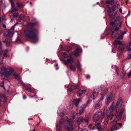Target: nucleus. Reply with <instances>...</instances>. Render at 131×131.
<instances>
[{
	"label": "nucleus",
	"instance_id": "nucleus-1",
	"mask_svg": "<svg viewBox=\"0 0 131 131\" xmlns=\"http://www.w3.org/2000/svg\"><path fill=\"white\" fill-rule=\"evenodd\" d=\"M122 104V101L121 98L118 100L116 105L115 102H113L111 105L110 107L108 108L106 113V116L108 119L111 120L114 118V115L112 113L114 109L115 110V114L116 118L117 117L118 119L120 120L121 118L122 113L124 110V109H122L119 110Z\"/></svg>",
	"mask_w": 131,
	"mask_h": 131
},
{
	"label": "nucleus",
	"instance_id": "nucleus-2",
	"mask_svg": "<svg viewBox=\"0 0 131 131\" xmlns=\"http://www.w3.org/2000/svg\"><path fill=\"white\" fill-rule=\"evenodd\" d=\"M76 114L75 112L72 111L70 115V117L69 119L68 118L65 124V128L69 131H72L73 129L72 126V123L75 122V121L72 119H74L76 116Z\"/></svg>",
	"mask_w": 131,
	"mask_h": 131
},
{
	"label": "nucleus",
	"instance_id": "nucleus-3",
	"mask_svg": "<svg viewBox=\"0 0 131 131\" xmlns=\"http://www.w3.org/2000/svg\"><path fill=\"white\" fill-rule=\"evenodd\" d=\"M25 34L26 36L31 39L33 42H36L38 40V37L35 32L34 30L30 31L25 30Z\"/></svg>",
	"mask_w": 131,
	"mask_h": 131
},
{
	"label": "nucleus",
	"instance_id": "nucleus-4",
	"mask_svg": "<svg viewBox=\"0 0 131 131\" xmlns=\"http://www.w3.org/2000/svg\"><path fill=\"white\" fill-rule=\"evenodd\" d=\"M104 116V114L102 112H97L93 116V119L94 121L96 122L98 121L101 118H103Z\"/></svg>",
	"mask_w": 131,
	"mask_h": 131
},
{
	"label": "nucleus",
	"instance_id": "nucleus-5",
	"mask_svg": "<svg viewBox=\"0 0 131 131\" xmlns=\"http://www.w3.org/2000/svg\"><path fill=\"white\" fill-rule=\"evenodd\" d=\"M10 74L14 76L15 78L18 80H20V77L17 74H15L14 71L11 67H9V75Z\"/></svg>",
	"mask_w": 131,
	"mask_h": 131
},
{
	"label": "nucleus",
	"instance_id": "nucleus-6",
	"mask_svg": "<svg viewBox=\"0 0 131 131\" xmlns=\"http://www.w3.org/2000/svg\"><path fill=\"white\" fill-rule=\"evenodd\" d=\"M114 44V45L116 46L117 44H119V49L121 50H122L124 49V46L125 44L124 43L121 42L119 40H115Z\"/></svg>",
	"mask_w": 131,
	"mask_h": 131
},
{
	"label": "nucleus",
	"instance_id": "nucleus-7",
	"mask_svg": "<svg viewBox=\"0 0 131 131\" xmlns=\"http://www.w3.org/2000/svg\"><path fill=\"white\" fill-rule=\"evenodd\" d=\"M8 30L7 29L5 30L4 31L3 42L6 43V45H7L8 39Z\"/></svg>",
	"mask_w": 131,
	"mask_h": 131
},
{
	"label": "nucleus",
	"instance_id": "nucleus-8",
	"mask_svg": "<svg viewBox=\"0 0 131 131\" xmlns=\"http://www.w3.org/2000/svg\"><path fill=\"white\" fill-rule=\"evenodd\" d=\"M86 107L84 105H82L77 110V114L81 115L84 112V110Z\"/></svg>",
	"mask_w": 131,
	"mask_h": 131
},
{
	"label": "nucleus",
	"instance_id": "nucleus-9",
	"mask_svg": "<svg viewBox=\"0 0 131 131\" xmlns=\"http://www.w3.org/2000/svg\"><path fill=\"white\" fill-rule=\"evenodd\" d=\"M112 94L111 93L108 95L105 99V104L106 105H108L111 102V99L112 98Z\"/></svg>",
	"mask_w": 131,
	"mask_h": 131
},
{
	"label": "nucleus",
	"instance_id": "nucleus-10",
	"mask_svg": "<svg viewBox=\"0 0 131 131\" xmlns=\"http://www.w3.org/2000/svg\"><path fill=\"white\" fill-rule=\"evenodd\" d=\"M82 52V50L81 48H77L74 51V55L76 57L79 56L81 54Z\"/></svg>",
	"mask_w": 131,
	"mask_h": 131
},
{
	"label": "nucleus",
	"instance_id": "nucleus-11",
	"mask_svg": "<svg viewBox=\"0 0 131 131\" xmlns=\"http://www.w3.org/2000/svg\"><path fill=\"white\" fill-rule=\"evenodd\" d=\"M102 102L100 100H99L94 105V107L95 109L100 108L102 106Z\"/></svg>",
	"mask_w": 131,
	"mask_h": 131
},
{
	"label": "nucleus",
	"instance_id": "nucleus-12",
	"mask_svg": "<svg viewBox=\"0 0 131 131\" xmlns=\"http://www.w3.org/2000/svg\"><path fill=\"white\" fill-rule=\"evenodd\" d=\"M107 92V89H105L103 91L101 94V97L100 100L102 101L104 99V97L105 94H106Z\"/></svg>",
	"mask_w": 131,
	"mask_h": 131
},
{
	"label": "nucleus",
	"instance_id": "nucleus-13",
	"mask_svg": "<svg viewBox=\"0 0 131 131\" xmlns=\"http://www.w3.org/2000/svg\"><path fill=\"white\" fill-rule=\"evenodd\" d=\"M99 91V89L97 88L96 90H94L93 91V98L94 99H95L99 93L98 91Z\"/></svg>",
	"mask_w": 131,
	"mask_h": 131
},
{
	"label": "nucleus",
	"instance_id": "nucleus-14",
	"mask_svg": "<svg viewBox=\"0 0 131 131\" xmlns=\"http://www.w3.org/2000/svg\"><path fill=\"white\" fill-rule=\"evenodd\" d=\"M84 119L82 116H80L76 118V121L77 124L79 125L82 123L84 121Z\"/></svg>",
	"mask_w": 131,
	"mask_h": 131
},
{
	"label": "nucleus",
	"instance_id": "nucleus-15",
	"mask_svg": "<svg viewBox=\"0 0 131 131\" xmlns=\"http://www.w3.org/2000/svg\"><path fill=\"white\" fill-rule=\"evenodd\" d=\"M82 101L81 99L79 98L77 100H74L73 101H72V104L74 105H75V106L77 107L78 104Z\"/></svg>",
	"mask_w": 131,
	"mask_h": 131
},
{
	"label": "nucleus",
	"instance_id": "nucleus-16",
	"mask_svg": "<svg viewBox=\"0 0 131 131\" xmlns=\"http://www.w3.org/2000/svg\"><path fill=\"white\" fill-rule=\"evenodd\" d=\"M62 61L65 64H67L68 63H71V62H73V59L71 58L68 59L67 61L64 60H63Z\"/></svg>",
	"mask_w": 131,
	"mask_h": 131
},
{
	"label": "nucleus",
	"instance_id": "nucleus-17",
	"mask_svg": "<svg viewBox=\"0 0 131 131\" xmlns=\"http://www.w3.org/2000/svg\"><path fill=\"white\" fill-rule=\"evenodd\" d=\"M116 7H113L111 8L107 7V11L108 13H111L112 12H114L115 11V10L116 9Z\"/></svg>",
	"mask_w": 131,
	"mask_h": 131
},
{
	"label": "nucleus",
	"instance_id": "nucleus-18",
	"mask_svg": "<svg viewBox=\"0 0 131 131\" xmlns=\"http://www.w3.org/2000/svg\"><path fill=\"white\" fill-rule=\"evenodd\" d=\"M126 33V32L125 31L122 32V31H121L119 34L118 35L119 36L117 38V39L116 40H119V39H122L123 38V35Z\"/></svg>",
	"mask_w": 131,
	"mask_h": 131
},
{
	"label": "nucleus",
	"instance_id": "nucleus-19",
	"mask_svg": "<svg viewBox=\"0 0 131 131\" xmlns=\"http://www.w3.org/2000/svg\"><path fill=\"white\" fill-rule=\"evenodd\" d=\"M85 91L79 90L77 91V93L79 96H80L85 93Z\"/></svg>",
	"mask_w": 131,
	"mask_h": 131
},
{
	"label": "nucleus",
	"instance_id": "nucleus-20",
	"mask_svg": "<svg viewBox=\"0 0 131 131\" xmlns=\"http://www.w3.org/2000/svg\"><path fill=\"white\" fill-rule=\"evenodd\" d=\"M120 16V14L118 12H116L115 14L114 18L115 20H116V19L119 18Z\"/></svg>",
	"mask_w": 131,
	"mask_h": 131
},
{
	"label": "nucleus",
	"instance_id": "nucleus-21",
	"mask_svg": "<svg viewBox=\"0 0 131 131\" xmlns=\"http://www.w3.org/2000/svg\"><path fill=\"white\" fill-rule=\"evenodd\" d=\"M101 128V127L100 124L99 123H97L93 128L92 129L93 130L95 128H96L99 130Z\"/></svg>",
	"mask_w": 131,
	"mask_h": 131
},
{
	"label": "nucleus",
	"instance_id": "nucleus-22",
	"mask_svg": "<svg viewBox=\"0 0 131 131\" xmlns=\"http://www.w3.org/2000/svg\"><path fill=\"white\" fill-rule=\"evenodd\" d=\"M3 76L7 77L8 76V72L7 71L2 72V73Z\"/></svg>",
	"mask_w": 131,
	"mask_h": 131
},
{
	"label": "nucleus",
	"instance_id": "nucleus-23",
	"mask_svg": "<svg viewBox=\"0 0 131 131\" xmlns=\"http://www.w3.org/2000/svg\"><path fill=\"white\" fill-rule=\"evenodd\" d=\"M76 67L75 65L71 64L70 66V68L72 71H75V69Z\"/></svg>",
	"mask_w": 131,
	"mask_h": 131
},
{
	"label": "nucleus",
	"instance_id": "nucleus-24",
	"mask_svg": "<svg viewBox=\"0 0 131 131\" xmlns=\"http://www.w3.org/2000/svg\"><path fill=\"white\" fill-rule=\"evenodd\" d=\"M77 88V87L74 85H72L68 90V91H71L74 89H75Z\"/></svg>",
	"mask_w": 131,
	"mask_h": 131
},
{
	"label": "nucleus",
	"instance_id": "nucleus-25",
	"mask_svg": "<svg viewBox=\"0 0 131 131\" xmlns=\"http://www.w3.org/2000/svg\"><path fill=\"white\" fill-rule=\"evenodd\" d=\"M56 131H62L61 129V126L60 125L56 126Z\"/></svg>",
	"mask_w": 131,
	"mask_h": 131
},
{
	"label": "nucleus",
	"instance_id": "nucleus-26",
	"mask_svg": "<svg viewBox=\"0 0 131 131\" xmlns=\"http://www.w3.org/2000/svg\"><path fill=\"white\" fill-rule=\"evenodd\" d=\"M71 49V47L69 46H66L65 47L64 50L66 51H68Z\"/></svg>",
	"mask_w": 131,
	"mask_h": 131
},
{
	"label": "nucleus",
	"instance_id": "nucleus-27",
	"mask_svg": "<svg viewBox=\"0 0 131 131\" xmlns=\"http://www.w3.org/2000/svg\"><path fill=\"white\" fill-rule=\"evenodd\" d=\"M118 128L115 126H113L111 129V131H113L114 130H118Z\"/></svg>",
	"mask_w": 131,
	"mask_h": 131
},
{
	"label": "nucleus",
	"instance_id": "nucleus-28",
	"mask_svg": "<svg viewBox=\"0 0 131 131\" xmlns=\"http://www.w3.org/2000/svg\"><path fill=\"white\" fill-rule=\"evenodd\" d=\"M77 65L78 70L80 71H81V69L80 63L79 62H78L77 63Z\"/></svg>",
	"mask_w": 131,
	"mask_h": 131
},
{
	"label": "nucleus",
	"instance_id": "nucleus-29",
	"mask_svg": "<svg viewBox=\"0 0 131 131\" xmlns=\"http://www.w3.org/2000/svg\"><path fill=\"white\" fill-rule=\"evenodd\" d=\"M73 108V105L72 104H69L67 106V108L69 110Z\"/></svg>",
	"mask_w": 131,
	"mask_h": 131
},
{
	"label": "nucleus",
	"instance_id": "nucleus-30",
	"mask_svg": "<svg viewBox=\"0 0 131 131\" xmlns=\"http://www.w3.org/2000/svg\"><path fill=\"white\" fill-rule=\"evenodd\" d=\"M8 53V50H5L4 51V53H3L4 56L5 57H7V54Z\"/></svg>",
	"mask_w": 131,
	"mask_h": 131
},
{
	"label": "nucleus",
	"instance_id": "nucleus-31",
	"mask_svg": "<svg viewBox=\"0 0 131 131\" xmlns=\"http://www.w3.org/2000/svg\"><path fill=\"white\" fill-rule=\"evenodd\" d=\"M10 2L12 5V8H13L15 6V4L13 1L12 0H10Z\"/></svg>",
	"mask_w": 131,
	"mask_h": 131
},
{
	"label": "nucleus",
	"instance_id": "nucleus-32",
	"mask_svg": "<svg viewBox=\"0 0 131 131\" xmlns=\"http://www.w3.org/2000/svg\"><path fill=\"white\" fill-rule=\"evenodd\" d=\"M122 21H120L119 20V23L117 24V26H119L121 28L122 26Z\"/></svg>",
	"mask_w": 131,
	"mask_h": 131
},
{
	"label": "nucleus",
	"instance_id": "nucleus-33",
	"mask_svg": "<svg viewBox=\"0 0 131 131\" xmlns=\"http://www.w3.org/2000/svg\"><path fill=\"white\" fill-rule=\"evenodd\" d=\"M58 113L59 115L61 116H63L64 114V113L63 112H60L59 111H58Z\"/></svg>",
	"mask_w": 131,
	"mask_h": 131
},
{
	"label": "nucleus",
	"instance_id": "nucleus-34",
	"mask_svg": "<svg viewBox=\"0 0 131 131\" xmlns=\"http://www.w3.org/2000/svg\"><path fill=\"white\" fill-rule=\"evenodd\" d=\"M113 2L111 0H109L107 1H106V3L108 4H109L111 5H112Z\"/></svg>",
	"mask_w": 131,
	"mask_h": 131
},
{
	"label": "nucleus",
	"instance_id": "nucleus-35",
	"mask_svg": "<svg viewBox=\"0 0 131 131\" xmlns=\"http://www.w3.org/2000/svg\"><path fill=\"white\" fill-rule=\"evenodd\" d=\"M18 16V14L16 13H14L13 15V16L14 17H16Z\"/></svg>",
	"mask_w": 131,
	"mask_h": 131
},
{
	"label": "nucleus",
	"instance_id": "nucleus-36",
	"mask_svg": "<svg viewBox=\"0 0 131 131\" xmlns=\"http://www.w3.org/2000/svg\"><path fill=\"white\" fill-rule=\"evenodd\" d=\"M61 54L65 58H66L67 57V55L65 52H62L61 53Z\"/></svg>",
	"mask_w": 131,
	"mask_h": 131
},
{
	"label": "nucleus",
	"instance_id": "nucleus-37",
	"mask_svg": "<svg viewBox=\"0 0 131 131\" xmlns=\"http://www.w3.org/2000/svg\"><path fill=\"white\" fill-rule=\"evenodd\" d=\"M114 31H112V34H111V36H112V37L114 38H115V37H116V35H115L114 34Z\"/></svg>",
	"mask_w": 131,
	"mask_h": 131
},
{
	"label": "nucleus",
	"instance_id": "nucleus-38",
	"mask_svg": "<svg viewBox=\"0 0 131 131\" xmlns=\"http://www.w3.org/2000/svg\"><path fill=\"white\" fill-rule=\"evenodd\" d=\"M64 121V118H61L60 121V124H62L63 123Z\"/></svg>",
	"mask_w": 131,
	"mask_h": 131
},
{
	"label": "nucleus",
	"instance_id": "nucleus-39",
	"mask_svg": "<svg viewBox=\"0 0 131 131\" xmlns=\"http://www.w3.org/2000/svg\"><path fill=\"white\" fill-rule=\"evenodd\" d=\"M4 82L2 81L0 84V86L1 87H3V88L4 90H5V88L4 86Z\"/></svg>",
	"mask_w": 131,
	"mask_h": 131
},
{
	"label": "nucleus",
	"instance_id": "nucleus-40",
	"mask_svg": "<svg viewBox=\"0 0 131 131\" xmlns=\"http://www.w3.org/2000/svg\"><path fill=\"white\" fill-rule=\"evenodd\" d=\"M18 10L17 8H15L13 9L11 11H10V13H12L14 11L17 12Z\"/></svg>",
	"mask_w": 131,
	"mask_h": 131
},
{
	"label": "nucleus",
	"instance_id": "nucleus-41",
	"mask_svg": "<svg viewBox=\"0 0 131 131\" xmlns=\"http://www.w3.org/2000/svg\"><path fill=\"white\" fill-rule=\"evenodd\" d=\"M25 89L27 90V91L30 92H32V90L30 88H26Z\"/></svg>",
	"mask_w": 131,
	"mask_h": 131
},
{
	"label": "nucleus",
	"instance_id": "nucleus-42",
	"mask_svg": "<svg viewBox=\"0 0 131 131\" xmlns=\"http://www.w3.org/2000/svg\"><path fill=\"white\" fill-rule=\"evenodd\" d=\"M89 118H86L84 119V121L85 122H86L87 123H88L89 122Z\"/></svg>",
	"mask_w": 131,
	"mask_h": 131
},
{
	"label": "nucleus",
	"instance_id": "nucleus-43",
	"mask_svg": "<svg viewBox=\"0 0 131 131\" xmlns=\"http://www.w3.org/2000/svg\"><path fill=\"white\" fill-rule=\"evenodd\" d=\"M108 120L107 119H106L105 120L104 122V125H106L108 123Z\"/></svg>",
	"mask_w": 131,
	"mask_h": 131
},
{
	"label": "nucleus",
	"instance_id": "nucleus-44",
	"mask_svg": "<svg viewBox=\"0 0 131 131\" xmlns=\"http://www.w3.org/2000/svg\"><path fill=\"white\" fill-rule=\"evenodd\" d=\"M17 4V6L18 7H23L22 5L19 3H18Z\"/></svg>",
	"mask_w": 131,
	"mask_h": 131
},
{
	"label": "nucleus",
	"instance_id": "nucleus-45",
	"mask_svg": "<svg viewBox=\"0 0 131 131\" xmlns=\"http://www.w3.org/2000/svg\"><path fill=\"white\" fill-rule=\"evenodd\" d=\"M2 19L4 21L6 20V19L5 17V15H3L2 17Z\"/></svg>",
	"mask_w": 131,
	"mask_h": 131
},
{
	"label": "nucleus",
	"instance_id": "nucleus-46",
	"mask_svg": "<svg viewBox=\"0 0 131 131\" xmlns=\"http://www.w3.org/2000/svg\"><path fill=\"white\" fill-rule=\"evenodd\" d=\"M130 15V11H128V14L126 15V18H127L128 16H129Z\"/></svg>",
	"mask_w": 131,
	"mask_h": 131
},
{
	"label": "nucleus",
	"instance_id": "nucleus-47",
	"mask_svg": "<svg viewBox=\"0 0 131 131\" xmlns=\"http://www.w3.org/2000/svg\"><path fill=\"white\" fill-rule=\"evenodd\" d=\"M1 70H6V69L4 67H3L1 68Z\"/></svg>",
	"mask_w": 131,
	"mask_h": 131
},
{
	"label": "nucleus",
	"instance_id": "nucleus-48",
	"mask_svg": "<svg viewBox=\"0 0 131 131\" xmlns=\"http://www.w3.org/2000/svg\"><path fill=\"white\" fill-rule=\"evenodd\" d=\"M128 77H129L131 75V71H130L128 74Z\"/></svg>",
	"mask_w": 131,
	"mask_h": 131
},
{
	"label": "nucleus",
	"instance_id": "nucleus-49",
	"mask_svg": "<svg viewBox=\"0 0 131 131\" xmlns=\"http://www.w3.org/2000/svg\"><path fill=\"white\" fill-rule=\"evenodd\" d=\"M119 28L118 27H116L115 29V31H117L119 29Z\"/></svg>",
	"mask_w": 131,
	"mask_h": 131
},
{
	"label": "nucleus",
	"instance_id": "nucleus-50",
	"mask_svg": "<svg viewBox=\"0 0 131 131\" xmlns=\"http://www.w3.org/2000/svg\"><path fill=\"white\" fill-rule=\"evenodd\" d=\"M110 17H112V14H111V13H108Z\"/></svg>",
	"mask_w": 131,
	"mask_h": 131
},
{
	"label": "nucleus",
	"instance_id": "nucleus-51",
	"mask_svg": "<svg viewBox=\"0 0 131 131\" xmlns=\"http://www.w3.org/2000/svg\"><path fill=\"white\" fill-rule=\"evenodd\" d=\"M117 124L119 126H121L122 125V123H118Z\"/></svg>",
	"mask_w": 131,
	"mask_h": 131
},
{
	"label": "nucleus",
	"instance_id": "nucleus-52",
	"mask_svg": "<svg viewBox=\"0 0 131 131\" xmlns=\"http://www.w3.org/2000/svg\"><path fill=\"white\" fill-rule=\"evenodd\" d=\"M3 27L5 28H6V26L4 24H3Z\"/></svg>",
	"mask_w": 131,
	"mask_h": 131
},
{
	"label": "nucleus",
	"instance_id": "nucleus-53",
	"mask_svg": "<svg viewBox=\"0 0 131 131\" xmlns=\"http://www.w3.org/2000/svg\"><path fill=\"white\" fill-rule=\"evenodd\" d=\"M81 131H88V130L87 129H85L81 130Z\"/></svg>",
	"mask_w": 131,
	"mask_h": 131
},
{
	"label": "nucleus",
	"instance_id": "nucleus-54",
	"mask_svg": "<svg viewBox=\"0 0 131 131\" xmlns=\"http://www.w3.org/2000/svg\"><path fill=\"white\" fill-rule=\"evenodd\" d=\"M114 122H115V123H117V121H115V119H114L113 120V122H112V123H113Z\"/></svg>",
	"mask_w": 131,
	"mask_h": 131
},
{
	"label": "nucleus",
	"instance_id": "nucleus-55",
	"mask_svg": "<svg viewBox=\"0 0 131 131\" xmlns=\"http://www.w3.org/2000/svg\"><path fill=\"white\" fill-rule=\"evenodd\" d=\"M15 26L14 25L11 28V29L12 30H14V28Z\"/></svg>",
	"mask_w": 131,
	"mask_h": 131
},
{
	"label": "nucleus",
	"instance_id": "nucleus-56",
	"mask_svg": "<svg viewBox=\"0 0 131 131\" xmlns=\"http://www.w3.org/2000/svg\"><path fill=\"white\" fill-rule=\"evenodd\" d=\"M23 99H25L26 98V96L24 95H23Z\"/></svg>",
	"mask_w": 131,
	"mask_h": 131
},
{
	"label": "nucleus",
	"instance_id": "nucleus-57",
	"mask_svg": "<svg viewBox=\"0 0 131 131\" xmlns=\"http://www.w3.org/2000/svg\"><path fill=\"white\" fill-rule=\"evenodd\" d=\"M110 24L111 25H113L114 24V23L113 22H112L110 23Z\"/></svg>",
	"mask_w": 131,
	"mask_h": 131
},
{
	"label": "nucleus",
	"instance_id": "nucleus-58",
	"mask_svg": "<svg viewBox=\"0 0 131 131\" xmlns=\"http://www.w3.org/2000/svg\"><path fill=\"white\" fill-rule=\"evenodd\" d=\"M122 10L121 8H120L119 10V12L120 13H122Z\"/></svg>",
	"mask_w": 131,
	"mask_h": 131
},
{
	"label": "nucleus",
	"instance_id": "nucleus-59",
	"mask_svg": "<svg viewBox=\"0 0 131 131\" xmlns=\"http://www.w3.org/2000/svg\"><path fill=\"white\" fill-rule=\"evenodd\" d=\"M126 118V117L125 116H123V119L124 120H125Z\"/></svg>",
	"mask_w": 131,
	"mask_h": 131
},
{
	"label": "nucleus",
	"instance_id": "nucleus-60",
	"mask_svg": "<svg viewBox=\"0 0 131 131\" xmlns=\"http://www.w3.org/2000/svg\"><path fill=\"white\" fill-rule=\"evenodd\" d=\"M2 53L1 51V48H0V55H1Z\"/></svg>",
	"mask_w": 131,
	"mask_h": 131
},
{
	"label": "nucleus",
	"instance_id": "nucleus-61",
	"mask_svg": "<svg viewBox=\"0 0 131 131\" xmlns=\"http://www.w3.org/2000/svg\"><path fill=\"white\" fill-rule=\"evenodd\" d=\"M128 57L130 58H131V54H129Z\"/></svg>",
	"mask_w": 131,
	"mask_h": 131
},
{
	"label": "nucleus",
	"instance_id": "nucleus-62",
	"mask_svg": "<svg viewBox=\"0 0 131 131\" xmlns=\"http://www.w3.org/2000/svg\"><path fill=\"white\" fill-rule=\"evenodd\" d=\"M90 76L89 75H87L86 77V78H90Z\"/></svg>",
	"mask_w": 131,
	"mask_h": 131
},
{
	"label": "nucleus",
	"instance_id": "nucleus-63",
	"mask_svg": "<svg viewBox=\"0 0 131 131\" xmlns=\"http://www.w3.org/2000/svg\"><path fill=\"white\" fill-rule=\"evenodd\" d=\"M62 45H61L60 46V47L61 48H62Z\"/></svg>",
	"mask_w": 131,
	"mask_h": 131
},
{
	"label": "nucleus",
	"instance_id": "nucleus-64",
	"mask_svg": "<svg viewBox=\"0 0 131 131\" xmlns=\"http://www.w3.org/2000/svg\"><path fill=\"white\" fill-rule=\"evenodd\" d=\"M92 125L91 124L89 126V128H90V127L91 126H92Z\"/></svg>",
	"mask_w": 131,
	"mask_h": 131
}]
</instances>
